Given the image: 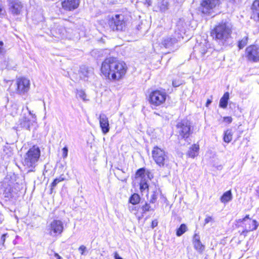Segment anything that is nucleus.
<instances>
[{
    "mask_svg": "<svg viewBox=\"0 0 259 259\" xmlns=\"http://www.w3.org/2000/svg\"><path fill=\"white\" fill-rule=\"evenodd\" d=\"M128 70V65L124 61L116 57L109 56L102 61L99 74L104 79L117 82L125 78Z\"/></svg>",
    "mask_w": 259,
    "mask_h": 259,
    "instance_id": "obj_1",
    "label": "nucleus"
},
{
    "mask_svg": "<svg viewBox=\"0 0 259 259\" xmlns=\"http://www.w3.org/2000/svg\"><path fill=\"white\" fill-rule=\"evenodd\" d=\"M233 25L226 21H221L210 30V36L215 41H226L231 37Z\"/></svg>",
    "mask_w": 259,
    "mask_h": 259,
    "instance_id": "obj_2",
    "label": "nucleus"
},
{
    "mask_svg": "<svg viewBox=\"0 0 259 259\" xmlns=\"http://www.w3.org/2000/svg\"><path fill=\"white\" fill-rule=\"evenodd\" d=\"M168 98V94L162 88L152 89L146 95L147 102L150 107L154 109L164 106Z\"/></svg>",
    "mask_w": 259,
    "mask_h": 259,
    "instance_id": "obj_3",
    "label": "nucleus"
},
{
    "mask_svg": "<svg viewBox=\"0 0 259 259\" xmlns=\"http://www.w3.org/2000/svg\"><path fill=\"white\" fill-rule=\"evenodd\" d=\"M127 19L120 14L108 16L106 29L110 32H122L127 27Z\"/></svg>",
    "mask_w": 259,
    "mask_h": 259,
    "instance_id": "obj_4",
    "label": "nucleus"
},
{
    "mask_svg": "<svg viewBox=\"0 0 259 259\" xmlns=\"http://www.w3.org/2000/svg\"><path fill=\"white\" fill-rule=\"evenodd\" d=\"M175 127L176 135L180 140H187L190 138L194 132L193 123L187 118L182 119L177 121Z\"/></svg>",
    "mask_w": 259,
    "mask_h": 259,
    "instance_id": "obj_5",
    "label": "nucleus"
},
{
    "mask_svg": "<svg viewBox=\"0 0 259 259\" xmlns=\"http://www.w3.org/2000/svg\"><path fill=\"white\" fill-rule=\"evenodd\" d=\"M235 225L236 228H242L240 234L246 236L248 233L255 231L259 224L256 220L250 218L249 214H246L243 218L236 220Z\"/></svg>",
    "mask_w": 259,
    "mask_h": 259,
    "instance_id": "obj_6",
    "label": "nucleus"
},
{
    "mask_svg": "<svg viewBox=\"0 0 259 259\" xmlns=\"http://www.w3.org/2000/svg\"><path fill=\"white\" fill-rule=\"evenodd\" d=\"M152 157L156 164L160 167H166L169 159L167 152L158 146L153 147L151 151Z\"/></svg>",
    "mask_w": 259,
    "mask_h": 259,
    "instance_id": "obj_7",
    "label": "nucleus"
},
{
    "mask_svg": "<svg viewBox=\"0 0 259 259\" xmlns=\"http://www.w3.org/2000/svg\"><path fill=\"white\" fill-rule=\"evenodd\" d=\"M150 180L153 178V175L150 170H146L144 167L138 169L135 175V179H140L139 182V189L141 193L146 191L148 193L149 191V185L145 177Z\"/></svg>",
    "mask_w": 259,
    "mask_h": 259,
    "instance_id": "obj_8",
    "label": "nucleus"
},
{
    "mask_svg": "<svg viewBox=\"0 0 259 259\" xmlns=\"http://www.w3.org/2000/svg\"><path fill=\"white\" fill-rule=\"evenodd\" d=\"M40 156V150L36 145H33L25 154L23 160L24 166L34 168Z\"/></svg>",
    "mask_w": 259,
    "mask_h": 259,
    "instance_id": "obj_9",
    "label": "nucleus"
},
{
    "mask_svg": "<svg viewBox=\"0 0 259 259\" xmlns=\"http://www.w3.org/2000/svg\"><path fill=\"white\" fill-rule=\"evenodd\" d=\"M221 4V0H200L198 10L201 14L208 16L218 9Z\"/></svg>",
    "mask_w": 259,
    "mask_h": 259,
    "instance_id": "obj_10",
    "label": "nucleus"
},
{
    "mask_svg": "<svg viewBox=\"0 0 259 259\" xmlns=\"http://www.w3.org/2000/svg\"><path fill=\"white\" fill-rule=\"evenodd\" d=\"M244 56L248 62L257 63L259 62V45L251 44L245 50Z\"/></svg>",
    "mask_w": 259,
    "mask_h": 259,
    "instance_id": "obj_11",
    "label": "nucleus"
},
{
    "mask_svg": "<svg viewBox=\"0 0 259 259\" xmlns=\"http://www.w3.org/2000/svg\"><path fill=\"white\" fill-rule=\"evenodd\" d=\"M15 91L18 94H24L27 93L30 87V81L25 76H19L16 79Z\"/></svg>",
    "mask_w": 259,
    "mask_h": 259,
    "instance_id": "obj_12",
    "label": "nucleus"
},
{
    "mask_svg": "<svg viewBox=\"0 0 259 259\" xmlns=\"http://www.w3.org/2000/svg\"><path fill=\"white\" fill-rule=\"evenodd\" d=\"M64 231V225L62 221L54 220L50 224L48 228L49 234L51 236H58L62 234Z\"/></svg>",
    "mask_w": 259,
    "mask_h": 259,
    "instance_id": "obj_13",
    "label": "nucleus"
},
{
    "mask_svg": "<svg viewBox=\"0 0 259 259\" xmlns=\"http://www.w3.org/2000/svg\"><path fill=\"white\" fill-rule=\"evenodd\" d=\"M80 3V0H61L62 8L68 12H72L77 9L79 6Z\"/></svg>",
    "mask_w": 259,
    "mask_h": 259,
    "instance_id": "obj_14",
    "label": "nucleus"
},
{
    "mask_svg": "<svg viewBox=\"0 0 259 259\" xmlns=\"http://www.w3.org/2000/svg\"><path fill=\"white\" fill-rule=\"evenodd\" d=\"M250 18L254 22L259 23V0H254L251 6Z\"/></svg>",
    "mask_w": 259,
    "mask_h": 259,
    "instance_id": "obj_15",
    "label": "nucleus"
},
{
    "mask_svg": "<svg viewBox=\"0 0 259 259\" xmlns=\"http://www.w3.org/2000/svg\"><path fill=\"white\" fill-rule=\"evenodd\" d=\"M100 126L103 134H106L110 130L108 118L105 114H100L99 116Z\"/></svg>",
    "mask_w": 259,
    "mask_h": 259,
    "instance_id": "obj_16",
    "label": "nucleus"
},
{
    "mask_svg": "<svg viewBox=\"0 0 259 259\" xmlns=\"http://www.w3.org/2000/svg\"><path fill=\"white\" fill-rule=\"evenodd\" d=\"M9 9L11 12L15 15L20 14L22 9V5L18 0H11L9 2Z\"/></svg>",
    "mask_w": 259,
    "mask_h": 259,
    "instance_id": "obj_17",
    "label": "nucleus"
},
{
    "mask_svg": "<svg viewBox=\"0 0 259 259\" xmlns=\"http://www.w3.org/2000/svg\"><path fill=\"white\" fill-rule=\"evenodd\" d=\"M200 146L199 144L195 143L192 144L187 152L186 155L188 157L194 158L197 157L199 152Z\"/></svg>",
    "mask_w": 259,
    "mask_h": 259,
    "instance_id": "obj_18",
    "label": "nucleus"
},
{
    "mask_svg": "<svg viewBox=\"0 0 259 259\" xmlns=\"http://www.w3.org/2000/svg\"><path fill=\"white\" fill-rule=\"evenodd\" d=\"M193 244L194 248L198 252L201 253L203 251L205 246L202 244L199 236L197 234H195L193 235Z\"/></svg>",
    "mask_w": 259,
    "mask_h": 259,
    "instance_id": "obj_19",
    "label": "nucleus"
},
{
    "mask_svg": "<svg viewBox=\"0 0 259 259\" xmlns=\"http://www.w3.org/2000/svg\"><path fill=\"white\" fill-rule=\"evenodd\" d=\"M178 42L177 38L173 37H168L163 39L161 44L165 48H169L172 47L175 44Z\"/></svg>",
    "mask_w": 259,
    "mask_h": 259,
    "instance_id": "obj_20",
    "label": "nucleus"
},
{
    "mask_svg": "<svg viewBox=\"0 0 259 259\" xmlns=\"http://www.w3.org/2000/svg\"><path fill=\"white\" fill-rule=\"evenodd\" d=\"M233 195L231 190H229L225 192L220 197V200L221 202L224 204H226L232 200Z\"/></svg>",
    "mask_w": 259,
    "mask_h": 259,
    "instance_id": "obj_21",
    "label": "nucleus"
},
{
    "mask_svg": "<svg viewBox=\"0 0 259 259\" xmlns=\"http://www.w3.org/2000/svg\"><path fill=\"white\" fill-rule=\"evenodd\" d=\"M230 94L229 93L227 92L224 94L220 100L219 107L225 109L228 105V101L229 100Z\"/></svg>",
    "mask_w": 259,
    "mask_h": 259,
    "instance_id": "obj_22",
    "label": "nucleus"
},
{
    "mask_svg": "<svg viewBox=\"0 0 259 259\" xmlns=\"http://www.w3.org/2000/svg\"><path fill=\"white\" fill-rule=\"evenodd\" d=\"M249 40V36L248 34H245L237 41V47L239 50H241L245 47Z\"/></svg>",
    "mask_w": 259,
    "mask_h": 259,
    "instance_id": "obj_23",
    "label": "nucleus"
},
{
    "mask_svg": "<svg viewBox=\"0 0 259 259\" xmlns=\"http://www.w3.org/2000/svg\"><path fill=\"white\" fill-rule=\"evenodd\" d=\"M65 180L66 179L63 177V175H61L59 178H55L50 185V189L49 193L52 194L54 192V189L57 185Z\"/></svg>",
    "mask_w": 259,
    "mask_h": 259,
    "instance_id": "obj_24",
    "label": "nucleus"
},
{
    "mask_svg": "<svg viewBox=\"0 0 259 259\" xmlns=\"http://www.w3.org/2000/svg\"><path fill=\"white\" fill-rule=\"evenodd\" d=\"M233 133L231 129H227L224 132L223 141L226 143H229L233 139Z\"/></svg>",
    "mask_w": 259,
    "mask_h": 259,
    "instance_id": "obj_25",
    "label": "nucleus"
},
{
    "mask_svg": "<svg viewBox=\"0 0 259 259\" xmlns=\"http://www.w3.org/2000/svg\"><path fill=\"white\" fill-rule=\"evenodd\" d=\"M141 197L138 193H134L131 195L128 199V202L133 205H137L140 203Z\"/></svg>",
    "mask_w": 259,
    "mask_h": 259,
    "instance_id": "obj_26",
    "label": "nucleus"
},
{
    "mask_svg": "<svg viewBox=\"0 0 259 259\" xmlns=\"http://www.w3.org/2000/svg\"><path fill=\"white\" fill-rule=\"evenodd\" d=\"M13 188L10 185L6 187L4 190V197L9 199L13 197Z\"/></svg>",
    "mask_w": 259,
    "mask_h": 259,
    "instance_id": "obj_27",
    "label": "nucleus"
},
{
    "mask_svg": "<svg viewBox=\"0 0 259 259\" xmlns=\"http://www.w3.org/2000/svg\"><path fill=\"white\" fill-rule=\"evenodd\" d=\"M20 124L21 127H25L27 129H29L31 125H32V123L28 118L26 117H24L22 119L20 120Z\"/></svg>",
    "mask_w": 259,
    "mask_h": 259,
    "instance_id": "obj_28",
    "label": "nucleus"
},
{
    "mask_svg": "<svg viewBox=\"0 0 259 259\" xmlns=\"http://www.w3.org/2000/svg\"><path fill=\"white\" fill-rule=\"evenodd\" d=\"M188 230L187 226L185 224H182L176 230V235L178 237L181 236Z\"/></svg>",
    "mask_w": 259,
    "mask_h": 259,
    "instance_id": "obj_29",
    "label": "nucleus"
},
{
    "mask_svg": "<svg viewBox=\"0 0 259 259\" xmlns=\"http://www.w3.org/2000/svg\"><path fill=\"white\" fill-rule=\"evenodd\" d=\"M150 203L145 202V204L142 206L141 209L143 213H145L148 211L153 210V209L151 208Z\"/></svg>",
    "mask_w": 259,
    "mask_h": 259,
    "instance_id": "obj_30",
    "label": "nucleus"
},
{
    "mask_svg": "<svg viewBox=\"0 0 259 259\" xmlns=\"http://www.w3.org/2000/svg\"><path fill=\"white\" fill-rule=\"evenodd\" d=\"M77 96L81 99H82L83 101L88 100L87 98V95L85 93L84 91L83 90H79L77 91L76 93Z\"/></svg>",
    "mask_w": 259,
    "mask_h": 259,
    "instance_id": "obj_31",
    "label": "nucleus"
},
{
    "mask_svg": "<svg viewBox=\"0 0 259 259\" xmlns=\"http://www.w3.org/2000/svg\"><path fill=\"white\" fill-rule=\"evenodd\" d=\"M214 222V219L212 216L206 215L204 220V225H206L210 222Z\"/></svg>",
    "mask_w": 259,
    "mask_h": 259,
    "instance_id": "obj_32",
    "label": "nucleus"
},
{
    "mask_svg": "<svg viewBox=\"0 0 259 259\" xmlns=\"http://www.w3.org/2000/svg\"><path fill=\"white\" fill-rule=\"evenodd\" d=\"M157 199V194L156 192H154L152 195L151 196L150 199L149 200V203H154L156 202Z\"/></svg>",
    "mask_w": 259,
    "mask_h": 259,
    "instance_id": "obj_33",
    "label": "nucleus"
},
{
    "mask_svg": "<svg viewBox=\"0 0 259 259\" xmlns=\"http://www.w3.org/2000/svg\"><path fill=\"white\" fill-rule=\"evenodd\" d=\"M223 120L226 124H229L232 122L233 118L231 116H224L223 117Z\"/></svg>",
    "mask_w": 259,
    "mask_h": 259,
    "instance_id": "obj_34",
    "label": "nucleus"
},
{
    "mask_svg": "<svg viewBox=\"0 0 259 259\" xmlns=\"http://www.w3.org/2000/svg\"><path fill=\"white\" fill-rule=\"evenodd\" d=\"M5 52L4 43L3 40H0V56L3 55Z\"/></svg>",
    "mask_w": 259,
    "mask_h": 259,
    "instance_id": "obj_35",
    "label": "nucleus"
},
{
    "mask_svg": "<svg viewBox=\"0 0 259 259\" xmlns=\"http://www.w3.org/2000/svg\"><path fill=\"white\" fill-rule=\"evenodd\" d=\"M68 155V148L66 146L64 147L62 149V156L64 158L67 157Z\"/></svg>",
    "mask_w": 259,
    "mask_h": 259,
    "instance_id": "obj_36",
    "label": "nucleus"
},
{
    "mask_svg": "<svg viewBox=\"0 0 259 259\" xmlns=\"http://www.w3.org/2000/svg\"><path fill=\"white\" fill-rule=\"evenodd\" d=\"M78 250L80 251V254L83 255L84 252L87 250V248L84 245H81L79 247Z\"/></svg>",
    "mask_w": 259,
    "mask_h": 259,
    "instance_id": "obj_37",
    "label": "nucleus"
},
{
    "mask_svg": "<svg viewBox=\"0 0 259 259\" xmlns=\"http://www.w3.org/2000/svg\"><path fill=\"white\" fill-rule=\"evenodd\" d=\"M7 235V234H4L1 236V243L0 244V249L4 245Z\"/></svg>",
    "mask_w": 259,
    "mask_h": 259,
    "instance_id": "obj_38",
    "label": "nucleus"
},
{
    "mask_svg": "<svg viewBox=\"0 0 259 259\" xmlns=\"http://www.w3.org/2000/svg\"><path fill=\"white\" fill-rule=\"evenodd\" d=\"M5 12V9L1 2H0V16Z\"/></svg>",
    "mask_w": 259,
    "mask_h": 259,
    "instance_id": "obj_39",
    "label": "nucleus"
},
{
    "mask_svg": "<svg viewBox=\"0 0 259 259\" xmlns=\"http://www.w3.org/2000/svg\"><path fill=\"white\" fill-rule=\"evenodd\" d=\"M158 225V222L156 220H154L151 222V227L154 228Z\"/></svg>",
    "mask_w": 259,
    "mask_h": 259,
    "instance_id": "obj_40",
    "label": "nucleus"
},
{
    "mask_svg": "<svg viewBox=\"0 0 259 259\" xmlns=\"http://www.w3.org/2000/svg\"><path fill=\"white\" fill-rule=\"evenodd\" d=\"M144 4L147 6H150L151 5V0H145Z\"/></svg>",
    "mask_w": 259,
    "mask_h": 259,
    "instance_id": "obj_41",
    "label": "nucleus"
},
{
    "mask_svg": "<svg viewBox=\"0 0 259 259\" xmlns=\"http://www.w3.org/2000/svg\"><path fill=\"white\" fill-rule=\"evenodd\" d=\"M211 103V100L210 99H207L205 104V106L208 107Z\"/></svg>",
    "mask_w": 259,
    "mask_h": 259,
    "instance_id": "obj_42",
    "label": "nucleus"
},
{
    "mask_svg": "<svg viewBox=\"0 0 259 259\" xmlns=\"http://www.w3.org/2000/svg\"><path fill=\"white\" fill-rule=\"evenodd\" d=\"M114 257L115 259H122L120 256H119L117 252L114 253Z\"/></svg>",
    "mask_w": 259,
    "mask_h": 259,
    "instance_id": "obj_43",
    "label": "nucleus"
},
{
    "mask_svg": "<svg viewBox=\"0 0 259 259\" xmlns=\"http://www.w3.org/2000/svg\"><path fill=\"white\" fill-rule=\"evenodd\" d=\"M55 256L56 257L57 259H63L61 256H60L58 253H55L54 254Z\"/></svg>",
    "mask_w": 259,
    "mask_h": 259,
    "instance_id": "obj_44",
    "label": "nucleus"
},
{
    "mask_svg": "<svg viewBox=\"0 0 259 259\" xmlns=\"http://www.w3.org/2000/svg\"><path fill=\"white\" fill-rule=\"evenodd\" d=\"M256 193L258 195V196L259 197V187L257 188V189L256 190Z\"/></svg>",
    "mask_w": 259,
    "mask_h": 259,
    "instance_id": "obj_45",
    "label": "nucleus"
}]
</instances>
